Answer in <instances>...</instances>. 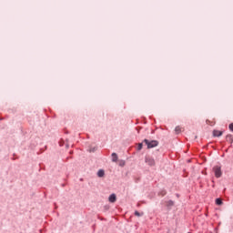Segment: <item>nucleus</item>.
<instances>
[{"label": "nucleus", "instance_id": "24", "mask_svg": "<svg viewBox=\"0 0 233 233\" xmlns=\"http://www.w3.org/2000/svg\"><path fill=\"white\" fill-rule=\"evenodd\" d=\"M212 187H213V188H214L215 185H213Z\"/></svg>", "mask_w": 233, "mask_h": 233}, {"label": "nucleus", "instance_id": "1", "mask_svg": "<svg viewBox=\"0 0 233 233\" xmlns=\"http://www.w3.org/2000/svg\"><path fill=\"white\" fill-rule=\"evenodd\" d=\"M143 143H145V145H147V148H156V147H157V145H159V141L157 140H148L147 138H145L143 140Z\"/></svg>", "mask_w": 233, "mask_h": 233}, {"label": "nucleus", "instance_id": "17", "mask_svg": "<svg viewBox=\"0 0 233 233\" xmlns=\"http://www.w3.org/2000/svg\"><path fill=\"white\" fill-rule=\"evenodd\" d=\"M97 150V147H91L89 149V152H96Z\"/></svg>", "mask_w": 233, "mask_h": 233}, {"label": "nucleus", "instance_id": "20", "mask_svg": "<svg viewBox=\"0 0 233 233\" xmlns=\"http://www.w3.org/2000/svg\"><path fill=\"white\" fill-rule=\"evenodd\" d=\"M167 195V192H162V196H166Z\"/></svg>", "mask_w": 233, "mask_h": 233}, {"label": "nucleus", "instance_id": "10", "mask_svg": "<svg viewBox=\"0 0 233 233\" xmlns=\"http://www.w3.org/2000/svg\"><path fill=\"white\" fill-rule=\"evenodd\" d=\"M166 205L167 208H170V207H174V201L173 200H168L166 202Z\"/></svg>", "mask_w": 233, "mask_h": 233}, {"label": "nucleus", "instance_id": "3", "mask_svg": "<svg viewBox=\"0 0 233 233\" xmlns=\"http://www.w3.org/2000/svg\"><path fill=\"white\" fill-rule=\"evenodd\" d=\"M145 162L147 163L149 167H154L156 165V160L150 156H146Z\"/></svg>", "mask_w": 233, "mask_h": 233}, {"label": "nucleus", "instance_id": "11", "mask_svg": "<svg viewBox=\"0 0 233 233\" xmlns=\"http://www.w3.org/2000/svg\"><path fill=\"white\" fill-rule=\"evenodd\" d=\"M176 134H181V127L179 126L175 127Z\"/></svg>", "mask_w": 233, "mask_h": 233}, {"label": "nucleus", "instance_id": "5", "mask_svg": "<svg viewBox=\"0 0 233 233\" xmlns=\"http://www.w3.org/2000/svg\"><path fill=\"white\" fill-rule=\"evenodd\" d=\"M221 136H223V131L213 130V137H221Z\"/></svg>", "mask_w": 233, "mask_h": 233}, {"label": "nucleus", "instance_id": "19", "mask_svg": "<svg viewBox=\"0 0 233 233\" xmlns=\"http://www.w3.org/2000/svg\"><path fill=\"white\" fill-rule=\"evenodd\" d=\"M66 148H69V147H70V145L66 144Z\"/></svg>", "mask_w": 233, "mask_h": 233}, {"label": "nucleus", "instance_id": "6", "mask_svg": "<svg viewBox=\"0 0 233 233\" xmlns=\"http://www.w3.org/2000/svg\"><path fill=\"white\" fill-rule=\"evenodd\" d=\"M111 157H112V162L113 163H117V159H119V157H117L116 153H112Z\"/></svg>", "mask_w": 233, "mask_h": 233}, {"label": "nucleus", "instance_id": "14", "mask_svg": "<svg viewBox=\"0 0 233 233\" xmlns=\"http://www.w3.org/2000/svg\"><path fill=\"white\" fill-rule=\"evenodd\" d=\"M64 145H65V140L60 139V141H59V146H60V147H64Z\"/></svg>", "mask_w": 233, "mask_h": 233}, {"label": "nucleus", "instance_id": "8", "mask_svg": "<svg viewBox=\"0 0 233 233\" xmlns=\"http://www.w3.org/2000/svg\"><path fill=\"white\" fill-rule=\"evenodd\" d=\"M226 141H228V143H230V145H232V143H233V136L232 135H228L226 137Z\"/></svg>", "mask_w": 233, "mask_h": 233}, {"label": "nucleus", "instance_id": "22", "mask_svg": "<svg viewBox=\"0 0 233 233\" xmlns=\"http://www.w3.org/2000/svg\"><path fill=\"white\" fill-rule=\"evenodd\" d=\"M206 216H208V213H206Z\"/></svg>", "mask_w": 233, "mask_h": 233}, {"label": "nucleus", "instance_id": "2", "mask_svg": "<svg viewBox=\"0 0 233 233\" xmlns=\"http://www.w3.org/2000/svg\"><path fill=\"white\" fill-rule=\"evenodd\" d=\"M213 172L217 178H219L223 176V171H221V166L213 167Z\"/></svg>", "mask_w": 233, "mask_h": 233}, {"label": "nucleus", "instance_id": "15", "mask_svg": "<svg viewBox=\"0 0 233 233\" xmlns=\"http://www.w3.org/2000/svg\"><path fill=\"white\" fill-rule=\"evenodd\" d=\"M104 210L106 212V210H110V206L106 205L104 206Z\"/></svg>", "mask_w": 233, "mask_h": 233}, {"label": "nucleus", "instance_id": "16", "mask_svg": "<svg viewBox=\"0 0 233 233\" xmlns=\"http://www.w3.org/2000/svg\"><path fill=\"white\" fill-rule=\"evenodd\" d=\"M119 167H125V160H120Z\"/></svg>", "mask_w": 233, "mask_h": 233}, {"label": "nucleus", "instance_id": "18", "mask_svg": "<svg viewBox=\"0 0 233 233\" xmlns=\"http://www.w3.org/2000/svg\"><path fill=\"white\" fill-rule=\"evenodd\" d=\"M228 128L231 132H233V123L229 124Z\"/></svg>", "mask_w": 233, "mask_h": 233}, {"label": "nucleus", "instance_id": "7", "mask_svg": "<svg viewBox=\"0 0 233 233\" xmlns=\"http://www.w3.org/2000/svg\"><path fill=\"white\" fill-rule=\"evenodd\" d=\"M215 203L218 207H221V205H223V199H221V198H216Z\"/></svg>", "mask_w": 233, "mask_h": 233}, {"label": "nucleus", "instance_id": "12", "mask_svg": "<svg viewBox=\"0 0 233 233\" xmlns=\"http://www.w3.org/2000/svg\"><path fill=\"white\" fill-rule=\"evenodd\" d=\"M135 216H137V218H141L142 216H144V213L143 212L139 213V211H135Z\"/></svg>", "mask_w": 233, "mask_h": 233}, {"label": "nucleus", "instance_id": "4", "mask_svg": "<svg viewBox=\"0 0 233 233\" xmlns=\"http://www.w3.org/2000/svg\"><path fill=\"white\" fill-rule=\"evenodd\" d=\"M108 201L109 203H116V201H117V196H116V194H111L108 198Z\"/></svg>", "mask_w": 233, "mask_h": 233}, {"label": "nucleus", "instance_id": "13", "mask_svg": "<svg viewBox=\"0 0 233 233\" xmlns=\"http://www.w3.org/2000/svg\"><path fill=\"white\" fill-rule=\"evenodd\" d=\"M137 150L138 151L143 150V143H138Z\"/></svg>", "mask_w": 233, "mask_h": 233}, {"label": "nucleus", "instance_id": "9", "mask_svg": "<svg viewBox=\"0 0 233 233\" xmlns=\"http://www.w3.org/2000/svg\"><path fill=\"white\" fill-rule=\"evenodd\" d=\"M97 177H105V170L99 169V170L97 171Z\"/></svg>", "mask_w": 233, "mask_h": 233}, {"label": "nucleus", "instance_id": "23", "mask_svg": "<svg viewBox=\"0 0 233 233\" xmlns=\"http://www.w3.org/2000/svg\"><path fill=\"white\" fill-rule=\"evenodd\" d=\"M62 187H65V184H63Z\"/></svg>", "mask_w": 233, "mask_h": 233}, {"label": "nucleus", "instance_id": "21", "mask_svg": "<svg viewBox=\"0 0 233 233\" xmlns=\"http://www.w3.org/2000/svg\"><path fill=\"white\" fill-rule=\"evenodd\" d=\"M137 207H141V204H137Z\"/></svg>", "mask_w": 233, "mask_h": 233}]
</instances>
